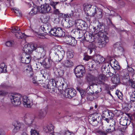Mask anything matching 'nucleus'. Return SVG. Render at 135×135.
<instances>
[{
	"mask_svg": "<svg viewBox=\"0 0 135 135\" xmlns=\"http://www.w3.org/2000/svg\"><path fill=\"white\" fill-rule=\"evenodd\" d=\"M109 64L108 62H104L102 63V66H101V71L102 73L105 74L107 73L106 75L107 77H109L110 76H108V75H109L110 74H111L110 72H109V70H108V69L109 68Z\"/></svg>",
	"mask_w": 135,
	"mask_h": 135,
	"instance_id": "9b49d317",
	"label": "nucleus"
},
{
	"mask_svg": "<svg viewBox=\"0 0 135 135\" xmlns=\"http://www.w3.org/2000/svg\"><path fill=\"white\" fill-rule=\"evenodd\" d=\"M6 65H5L4 63L1 64L0 67V73L2 72L6 73L7 71Z\"/></svg>",
	"mask_w": 135,
	"mask_h": 135,
	"instance_id": "a19ab883",
	"label": "nucleus"
},
{
	"mask_svg": "<svg viewBox=\"0 0 135 135\" xmlns=\"http://www.w3.org/2000/svg\"><path fill=\"white\" fill-rule=\"evenodd\" d=\"M110 63L112 66H113L114 69L115 70H118L120 69V66L119 65L118 61L115 59L111 60L110 62Z\"/></svg>",
	"mask_w": 135,
	"mask_h": 135,
	"instance_id": "bb28decb",
	"label": "nucleus"
},
{
	"mask_svg": "<svg viewBox=\"0 0 135 135\" xmlns=\"http://www.w3.org/2000/svg\"><path fill=\"white\" fill-rule=\"evenodd\" d=\"M51 61V60L49 59L48 60V61L50 62ZM39 64H40L41 66L42 65L43 67H44L46 68H49L51 66V64L50 63H49V65H48L45 62V61L44 60L42 62H38L37 64H36L37 68H39V69L40 68V66H39V67H38V65H40Z\"/></svg>",
	"mask_w": 135,
	"mask_h": 135,
	"instance_id": "c85d7f7f",
	"label": "nucleus"
},
{
	"mask_svg": "<svg viewBox=\"0 0 135 135\" xmlns=\"http://www.w3.org/2000/svg\"><path fill=\"white\" fill-rule=\"evenodd\" d=\"M60 37L62 38V39L65 37V33L64 32L62 29L60 28Z\"/></svg>",
	"mask_w": 135,
	"mask_h": 135,
	"instance_id": "603ef678",
	"label": "nucleus"
},
{
	"mask_svg": "<svg viewBox=\"0 0 135 135\" xmlns=\"http://www.w3.org/2000/svg\"><path fill=\"white\" fill-rule=\"evenodd\" d=\"M96 28V27H94V29H95L96 32H97L98 30L99 32L102 34H103L105 31V27L104 25L100 22L97 25V28Z\"/></svg>",
	"mask_w": 135,
	"mask_h": 135,
	"instance_id": "b1692460",
	"label": "nucleus"
},
{
	"mask_svg": "<svg viewBox=\"0 0 135 135\" xmlns=\"http://www.w3.org/2000/svg\"><path fill=\"white\" fill-rule=\"evenodd\" d=\"M73 31L75 34L76 36L79 39L82 38L84 35V31L78 28L74 30Z\"/></svg>",
	"mask_w": 135,
	"mask_h": 135,
	"instance_id": "a211bd4d",
	"label": "nucleus"
},
{
	"mask_svg": "<svg viewBox=\"0 0 135 135\" xmlns=\"http://www.w3.org/2000/svg\"><path fill=\"white\" fill-rule=\"evenodd\" d=\"M98 8L95 6H93L91 11H90L89 14L90 16H94L96 14V13Z\"/></svg>",
	"mask_w": 135,
	"mask_h": 135,
	"instance_id": "4c0bfd02",
	"label": "nucleus"
},
{
	"mask_svg": "<svg viewBox=\"0 0 135 135\" xmlns=\"http://www.w3.org/2000/svg\"><path fill=\"white\" fill-rule=\"evenodd\" d=\"M59 28H58L56 29V28H55L53 29H51L49 33L50 35L59 37V30L58 29Z\"/></svg>",
	"mask_w": 135,
	"mask_h": 135,
	"instance_id": "c756f323",
	"label": "nucleus"
},
{
	"mask_svg": "<svg viewBox=\"0 0 135 135\" xmlns=\"http://www.w3.org/2000/svg\"><path fill=\"white\" fill-rule=\"evenodd\" d=\"M112 81L114 84H117L120 82V77L118 74L114 75L112 78Z\"/></svg>",
	"mask_w": 135,
	"mask_h": 135,
	"instance_id": "72a5a7b5",
	"label": "nucleus"
},
{
	"mask_svg": "<svg viewBox=\"0 0 135 135\" xmlns=\"http://www.w3.org/2000/svg\"><path fill=\"white\" fill-rule=\"evenodd\" d=\"M131 102L135 101V91L131 90L129 92Z\"/></svg>",
	"mask_w": 135,
	"mask_h": 135,
	"instance_id": "e433bc0d",
	"label": "nucleus"
},
{
	"mask_svg": "<svg viewBox=\"0 0 135 135\" xmlns=\"http://www.w3.org/2000/svg\"><path fill=\"white\" fill-rule=\"evenodd\" d=\"M14 12L15 13V14L16 15H17L18 16H21L22 15V13L20 11H19L17 10L16 9H15L14 11Z\"/></svg>",
	"mask_w": 135,
	"mask_h": 135,
	"instance_id": "052dcab7",
	"label": "nucleus"
},
{
	"mask_svg": "<svg viewBox=\"0 0 135 135\" xmlns=\"http://www.w3.org/2000/svg\"><path fill=\"white\" fill-rule=\"evenodd\" d=\"M74 72L77 78L82 77L85 72L84 68L82 65L78 66L75 69Z\"/></svg>",
	"mask_w": 135,
	"mask_h": 135,
	"instance_id": "f03ea898",
	"label": "nucleus"
},
{
	"mask_svg": "<svg viewBox=\"0 0 135 135\" xmlns=\"http://www.w3.org/2000/svg\"><path fill=\"white\" fill-rule=\"evenodd\" d=\"M30 133L31 135H40L38 132L33 128H31Z\"/></svg>",
	"mask_w": 135,
	"mask_h": 135,
	"instance_id": "09e8293b",
	"label": "nucleus"
},
{
	"mask_svg": "<svg viewBox=\"0 0 135 135\" xmlns=\"http://www.w3.org/2000/svg\"><path fill=\"white\" fill-rule=\"evenodd\" d=\"M118 3L122 7H124L125 5V3L124 2L122 1H119Z\"/></svg>",
	"mask_w": 135,
	"mask_h": 135,
	"instance_id": "680f3d73",
	"label": "nucleus"
},
{
	"mask_svg": "<svg viewBox=\"0 0 135 135\" xmlns=\"http://www.w3.org/2000/svg\"><path fill=\"white\" fill-rule=\"evenodd\" d=\"M22 102L24 106L27 108H31L33 105L32 100L26 96L22 97Z\"/></svg>",
	"mask_w": 135,
	"mask_h": 135,
	"instance_id": "6e6552de",
	"label": "nucleus"
},
{
	"mask_svg": "<svg viewBox=\"0 0 135 135\" xmlns=\"http://www.w3.org/2000/svg\"><path fill=\"white\" fill-rule=\"evenodd\" d=\"M71 15L70 14L66 15L62 13H60V17L62 18H64V20L66 22V18H68L70 17Z\"/></svg>",
	"mask_w": 135,
	"mask_h": 135,
	"instance_id": "de8ad7c7",
	"label": "nucleus"
},
{
	"mask_svg": "<svg viewBox=\"0 0 135 135\" xmlns=\"http://www.w3.org/2000/svg\"><path fill=\"white\" fill-rule=\"evenodd\" d=\"M129 84L132 87L135 88V83L132 80H130L129 81Z\"/></svg>",
	"mask_w": 135,
	"mask_h": 135,
	"instance_id": "5fc2aeb1",
	"label": "nucleus"
},
{
	"mask_svg": "<svg viewBox=\"0 0 135 135\" xmlns=\"http://www.w3.org/2000/svg\"><path fill=\"white\" fill-rule=\"evenodd\" d=\"M66 91H67L66 96L67 98H71L75 95L76 91L74 89L68 88L66 90Z\"/></svg>",
	"mask_w": 135,
	"mask_h": 135,
	"instance_id": "dca6fc26",
	"label": "nucleus"
},
{
	"mask_svg": "<svg viewBox=\"0 0 135 135\" xmlns=\"http://www.w3.org/2000/svg\"><path fill=\"white\" fill-rule=\"evenodd\" d=\"M91 58V57L88 55L85 56L84 58V60L86 61H88Z\"/></svg>",
	"mask_w": 135,
	"mask_h": 135,
	"instance_id": "774afa93",
	"label": "nucleus"
},
{
	"mask_svg": "<svg viewBox=\"0 0 135 135\" xmlns=\"http://www.w3.org/2000/svg\"><path fill=\"white\" fill-rule=\"evenodd\" d=\"M63 39L64 42L69 44L72 46H75L77 44L76 41L75 39L74 38L71 36H66Z\"/></svg>",
	"mask_w": 135,
	"mask_h": 135,
	"instance_id": "20e7f679",
	"label": "nucleus"
},
{
	"mask_svg": "<svg viewBox=\"0 0 135 135\" xmlns=\"http://www.w3.org/2000/svg\"><path fill=\"white\" fill-rule=\"evenodd\" d=\"M7 94V92L5 91H0V95L3 96L6 95Z\"/></svg>",
	"mask_w": 135,
	"mask_h": 135,
	"instance_id": "e2e57ef3",
	"label": "nucleus"
},
{
	"mask_svg": "<svg viewBox=\"0 0 135 135\" xmlns=\"http://www.w3.org/2000/svg\"><path fill=\"white\" fill-rule=\"evenodd\" d=\"M64 55V50L61 47L60 48V60L63 59Z\"/></svg>",
	"mask_w": 135,
	"mask_h": 135,
	"instance_id": "a18cd8bd",
	"label": "nucleus"
},
{
	"mask_svg": "<svg viewBox=\"0 0 135 135\" xmlns=\"http://www.w3.org/2000/svg\"><path fill=\"white\" fill-rule=\"evenodd\" d=\"M109 41V39L108 37L105 35H103L99 41L97 43L99 47L101 48L104 47Z\"/></svg>",
	"mask_w": 135,
	"mask_h": 135,
	"instance_id": "39448f33",
	"label": "nucleus"
},
{
	"mask_svg": "<svg viewBox=\"0 0 135 135\" xmlns=\"http://www.w3.org/2000/svg\"><path fill=\"white\" fill-rule=\"evenodd\" d=\"M92 6L91 4L88 3H84L83 6V8L85 12L88 11L91 8Z\"/></svg>",
	"mask_w": 135,
	"mask_h": 135,
	"instance_id": "58836bf2",
	"label": "nucleus"
},
{
	"mask_svg": "<svg viewBox=\"0 0 135 135\" xmlns=\"http://www.w3.org/2000/svg\"><path fill=\"white\" fill-rule=\"evenodd\" d=\"M84 37L86 40L90 42H93L95 40L94 37L88 33H84Z\"/></svg>",
	"mask_w": 135,
	"mask_h": 135,
	"instance_id": "4be33fe9",
	"label": "nucleus"
},
{
	"mask_svg": "<svg viewBox=\"0 0 135 135\" xmlns=\"http://www.w3.org/2000/svg\"><path fill=\"white\" fill-rule=\"evenodd\" d=\"M46 47L44 45H40L39 46H37L36 44V47L34 50L38 53L40 58L44 57L46 54Z\"/></svg>",
	"mask_w": 135,
	"mask_h": 135,
	"instance_id": "423d86ee",
	"label": "nucleus"
},
{
	"mask_svg": "<svg viewBox=\"0 0 135 135\" xmlns=\"http://www.w3.org/2000/svg\"><path fill=\"white\" fill-rule=\"evenodd\" d=\"M95 62L93 60L89 62L87 65V67H88V69L90 70H91V69L95 67V65L94 63Z\"/></svg>",
	"mask_w": 135,
	"mask_h": 135,
	"instance_id": "37998d69",
	"label": "nucleus"
},
{
	"mask_svg": "<svg viewBox=\"0 0 135 135\" xmlns=\"http://www.w3.org/2000/svg\"><path fill=\"white\" fill-rule=\"evenodd\" d=\"M97 64L102 63L105 60L104 59L99 55H97L94 56L93 60Z\"/></svg>",
	"mask_w": 135,
	"mask_h": 135,
	"instance_id": "6ab92c4d",
	"label": "nucleus"
},
{
	"mask_svg": "<svg viewBox=\"0 0 135 135\" xmlns=\"http://www.w3.org/2000/svg\"><path fill=\"white\" fill-rule=\"evenodd\" d=\"M95 15L97 19H99L102 18L103 15L102 10L98 8L96 13Z\"/></svg>",
	"mask_w": 135,
	"mask_h": 135,
	"instance_id": "ea45409f",
	"label": "nucleus"
},
{
	"mask_svg": "<svg viewBox=\"0 0 135 135\" xmlns=\"http://www.w3.org/2000/svg\"><path fill=\"white\" fill-rule=\"evenodd\" d=\"M34 33L35 35L37 37L41 38H44L45 37L43 35L40 34V33L38 32L34 31Z\"/></svg>",
	"mask_w": 135,
	"mask_h": 135,
	"instance_id": "8fccbe9b",
	"label": "nucleus"
},
{
	"mask_svg": "<svg viewBox=\"0 0 135 135\" xmlns=\"http://www.w3.org/2000/svg\"><path fill=\"white\" fill-rule=\"evenodd\" d=\"M12 125L14 127L12 131L14 133L17 132L20 128H23V124L18 121L13 122L12 123Z\"/></svg>",
	"mask_w": 135,
	"mask_h": 135,
	"instance_id": "4468645a",
	"label": "nucleus"
},
{
	"mask_svg": "<svg viewBox=\"0 0 135 135\" xmlns=\"http://www.w3.org/2000/svg\"><path fill=\"white\" fill-rule=\"evenodd\" d=\"M15 35L18 38L21 39L25 38V34L21 33L20 31L16 33Z\"/></svg>",
	"mask_w": 135,
	"mask_h": 135,
	"instance_id": "79ce46f5",
	"label": "nucleus"
},
{
	"mask_svg": "<svg viewBox=\"0 0 135 135\" xmlns=\"http://www.w3.org/2000/svg\"><path fill=\"white\" fill-rule=\"evenodd\" d=\"M54 127L52 124H49L47 126H45L44 127L43 131L46 133H48L49 135L51 133L53 132Z\"/></svg>",
	"mask_w": 135,
	"mask_h": 135,
	"instance_id": "f3484780",
	"label": "nucleus"
},
{
	"mask_svg": "<svg viewBox=\"0 0 135 135\" xmlns=\"http://www.w3.org/2000/svg\"><path fill=\"white\" fill-rule=\"evenodd\" d=\"M78 23L79 24V25L80 26L84 27L85 22L83 20H79L78 21Z\"/></svg>",
	"mask_w": 135,
	"mask_h": 135,
	"instance_id": "13d9d810",
	"label": "nucleus"
},
{
	"mask_svg": "<svg viewBox=\"0 0 135 135\" xmlns=\"http://www.w3.org/2000/svg\"><path fill=\"white\" fill-rule=\"evenodd\" d=\"M56 85V83L55 80L52 79L50 80L49 82L47 85L48 91L51 93L55 92Z\"/></svg>",
	"mask_w": 135,
	"mask_h": 135,
	"instance_id": "1a4fd4ad",
	"label": "nucleus"
},
{
	"mask_svg": "<svg viewBox=\"0 0 135 135\" xmlns=\"http://www.w3.org/2000/svg\"><path fill=\"white\" fill-rule=\"evenodd\" d=\"M36 77H33L32 78V81L33 83L35 84H36V85L37 84V81H36Z\"/></svg>",
	"mask_w": 135,
	"mask_h": 135,
	"instance_id": "338daca9",
	"label": "nucleus"
},
{
	"mask_svg": "<svg viewBox=\"0 0 135 135\" xmlns=\"http://www.w3.org/2000/svg\"><path fill=\"white\" fill-rule=\"evenodd\" d=\"M40 6L41 13H43L51 12V7L48 4H44L43 3Z\"/></svg>",
	"mask_w": 135,
	"mask_h": 135,
	"instance_id": "ddd939ff",
	"label": "nucleus"
},
{
	"mask_svg": "<svg viewBox=\"0 0 135 135\" xmlns=\"http://www.w3.org/2000/svg\"><path fill=\"white\" fill-rule=\"evenodd\" d=\"M20 28H19L18 27L15 26L12 28V32L16 33L20 31Z\"/></svg>",
	"mask_w": 135,
	"mask_h": 135,
	"instance_id": "6e6d98bb",
	"label": "nucleus"
},
{
	"mask_svg": "<svg viewBox=\"0 0 135 135\" xmlns=\"http://www.w3.org/2000/svg\"><path fill=\"white\" fill-rule=\"evenodd\" d=\"M127 70L128 74L126 75V78L128 79L129 78V74L131 76H132L134 75V73L133 69L132 67H129L128 66H127Z\"/></svg>",
	"mask_w": 135,
	"mask_h": 135,
	"instance_id": "7c9ffc66",
	"label": "nucleus"
},
{
	"mask_svg": "<svg viewBox=\"0 0 135 135\" xmlns=\"http://www.w3.org/2000/svg\"><path fill=\"white\" fill-rule=\"evenodd\" d=\"M114 47L119 50L121 52L123 53L124 51V49L122 47L121 42H118L115 43L113 45Z\"/></svg>",
	"mask_w": 135,
	"mask_h": 135,
	"instance_id": "473e14b6",
	"label": "nucleus"
},
{
	"mask_svg": "<svg viewBox=\"0 0 135 135\" xmlns=\"http://www.w3.org/2000/svg\"><path fill=\"white\" fill-rule=\"evenodd\" d=\"M117 95L118 97L120 99L122 98V94L119 91L117 90L115 93Z\"/></svg>",
	"mask_w": 135,
	"mask_h": 135,
	"instance_id": "4d7b16f0",
	"label": "nucleus"
},
{
	"mask_svg": "<svg viewBox=\"0 0 135 135\" xmlns=\"http://www.w3.org/2000/svg\"><path fill=\"white\" fill-rule=\"evenodd\" d=\"M14 42L13 41H7L6 42V46L8 47H11L14 45Z\"/></svg>",
	"mask_w": 135,
	"mask_h": 135,
	"instance_id": "864d4df0",
	"label": "nucleus"
},
{
	"mask_svg": "<svg viewBox=\"0 0 135 135\" xmlns=\"http://www.w3.org/2000/svg\"><path fill=\"white\" fill-rule=\"evenodd\" d=\"M73 65V63L72 61L70 60H67L66 62L63 65V66H66V67H70Z\"/></svg>",
	"mask_w": 135,
	"mask_h": 135,
	"instance_id": "49530a36",
	"label": "nucleus"
},
{
	"mask_svg": "<svg viewBox=\"0 0 135 135\" xmlns=\"http://www.w3.org/2000/svg\"><path fill=\"white\" fill-rule=\"evenodd\" d=\"M38 11L41 12L40 6L35 5L33 8L31 9V11L29 12V14L30 15H36Z\"/></svg>",
	"mask_w": 135,
	"mask_h": 135,
	"instance_id": "393cba45",
	"label": "nucleus"
},
{
	"mask_svg": "<svg viewBox=\"0 0 135 135\" xmlns=\"http://www.w3.org/2000/svg\"><path fill=\"white\" fill-rule=\"evenodd\" d=\"M46 2L49 3L54 9H56L58 7L59 2H55L52 0H46Z\"/></svg>",
	"mask_w": 135,
	"mask_h": 135,
	"instance_id": "2f4dec72",
	"label": "nucleus"
},
{
	"mask_svg": "<svg viewBox=\"0 0 135 135\" xmlns=\"http://www.w3.org/2000/svg\"><path fill=\"white\" fill-rule=\"evenodd\" d=\"M120 124L125 126L127 124V120L126 119H121L120 122Z\"/></svg>",
	"mask_w": 135,
	"mask_h": 135,
	"instance_id": "3c124183",
	"label": "nucleus"
},
{
	"mask_svg": "<svg viewBox=\"0 0 135 135\" xmlns=\"http://www.w3.org/2000/svg\"><path fill=\"white\" fill-rule=\"evenodd\" d=\"M21 96L19 95H12L10 97L12 103L15 105H20L21 103Z\"/></svg>",
	"mask_w": 135,
	"mask_h": 135,
	"instance_id": "0eeeda50",
	"label": "nucleus"
},
{
	"mask_svg": "<svg viewBox=\"0 0 135 135\" xmlns=\"http://www.w3.org/2000/svg\"><path fill=\"white\" fill-rule=\"evenodd\" d=\"M107 76L103 74H100L98 77L95 78V82L99 84H103L104 81Z\"/></svg>",
	"mask_w": 135,
	"mask_h": 135,
	"instance_id": "2eb2a0df",
	"label": "nucleus"
},
{
	"mask_svg": "<svg viewBox=\"0 0 135 135\" xmlns=\"http://www.w3.org/2000/svg\"><path fill=\"white\" fill-rule=\"evenodd\" d=\"M74 53L72 50H68L67 52V57L68 58H73L74 55Z\"/></svg>",
	"mask_w": 135,
	"mask_h": 135,
	"instance_id": "c03bdc74",
	"label": "nucleus"
},
{
	"mask_svg": "<svg viewBox=\"0 0 135 135\" xmlns=\"http://www.w3.org/2000/svg\"><path fill=\"white\" fill-rule=\"evenodd\" d=\"M110 124L109 126L110 127L106 129V132L104 131H103L100 130H97L96 131V132L101 135H107V132H111L114 131L115 128V120L112 118L111 119H110Z\"/></svg>",
	"mask_w": 135,
	"mask_h": 135,
	"instance_id": "f257e3e1",
	"label": "nucleus"
},
{
	"mask_svg": "<svg viewBox=\"0 0 135 135\" xmlns=\"http://www.w3.org/2000/svg\"><path fill=\"white\" fill-rule=\"evenodd\" d=\"M87 82L89 83H92L94 82H95V77L91 74H88L86 77Z\"/></svg>",
	"mask_w": 135,
	"mask_h": 135,
	"instance_id": "a878e982",
	"label": "nucleus"
},
{
	"mask_svg": "<svg viewBox=\"0 0 135 135\" xmlns=\"http://www.w3.org/2000/svg\"><path fill=\"white\" fill-rule=\"evenodd\" d=\"M51 29L50 25L47 24L41 26L40 28V30H41L44 32L47 33H50Z\"/></svg>",
	"mask_w": 135,
	"mask_h": 135,
	"instance_id": "412c9836",
	"label": "nucleus"
},
{
	"mask_svg": "<svg viewBox=\"0 0 135 135\" xmlns=\"http://www.w3.org/2000/svg\"><path fill=\"white\" fill-rule=\"evenodd\" d=\"M114 116V114L112 112L107 110L103 112V118H112Z\"/></svg>",
	"mask_w": 135,
	"mask_h": 135,
	"instance_id": "cd10ccee",
	"label": "nucleus"
},
{
	"mask_svg": "<svg viewBox=\"0 0 135 135\" xmlns=\"http://www.w3.org/2000/svg\"><path fill=\"white\" fill-rule=\"evenodd\" d=\"M60 80L61 81V82H60V84H61V85H60V92L61 96L62 95L63 97L67 98L66 96V95H67V94H66L67 93L66 90H63V86L64 85V79L62 78H61Z\"/></svg>",
	"mask_w": 135,
	"mask_h": 135,
	"instance_id": "aec40b11",
	"label": "nucleus"
},
{
	"mask_svg": "<svg viewBox=\"0 0 135 135\" xmlns=\"http://www.w3.org/2000/svg\"><path fill=\"white\" fill-rule=\"evenodd\" d=\"M55 9L54 10V14L58 15V17L59 16V11L58 9L57 8L54 9Z\"/></svg>",
	"mask_w": 135,
	"mask_h": 135,
	"instance_id": "0e129e2a",
	"label": "nucleus"
},
{
	"mask_svg": "<svg viewBox=\"0 0 135 135\" xmlns=\"http://www.w3.org/2000/svg\"><path fill=\"white\" fill-rule=\"evenodd\" d=\"M31 57L29 54H26L25 53H22L21 55V62L23 63L29 64L31 60Z\"/></svg>",
	"mask_w": 135,
	"mask_h": 135,
	"instance_id": "f8f14e48",
	"label": "nucleus"
},
{
	"mask_svg": "<svg viewBox=\"0 0 135 135\" xmlns=\"http://www.w3.org/2000/svg\"><path fill=\"white\" fill-rule=\"evenodd\" d=\"M91 43L89 46L90 49H95L96 47V44L95 42L93 41Z\"/></svg>",
	"mask_w": 135,
	"mask_h": 135,
	"instance_id": "bf43d9fd",
	"label": "nucleus"
},
{
	"mask_svg": "<svg viewBox=\"0 0 135 135\" xmlns=\"http://www.w3.org/2000/svg\"><path fill=\"white\" fill-rule=\"evenodd\" d=\"M92 118H89V120L90 123L94 126H97L98 123V119L99 115L98 113H95L91 115Z\"/></svg>",
	"mask_w": 135,
	"mask_h": 135,
	"instance_id": "9d476101",
	"label": "nucleus"
},
{
	"mask_svg": "<svg viewBox=\"0 0 135 135\" xmlns=\"http://www.w3.org/2000/svg\"><path fill=\"white\" fill-rule=\"evenodd\" d=\"M25 71L27 73L28 76L32 77L33 75L32 69L31 65L29 64L25 68Z\"/></svg>",
	"mask_w": 135,
	"mask_h": 135,
	"instance_id": "5701e85b",
	"label": "nucleus"
},
{
	"mask_svg": "<svg viewBox=\"0 0 135 135\" xmlns=\"http://www.w3.org/2000/svg\"><path fill=\"white\" fill-rule=\"evenodd\" d=\"M36 47V44L33 43L26 44L23 48V53H25L26 54L31 53L35 49Z\"/></svg>",
	"mask_w": 135,
	"mask_h": 135,
	"instance_id": "7ed1b4c3",
	"label": "nucleus"
},
{
	"mask_svg": "<svg viewBox=\"0 0 135 135\" xmlns=\"http://www.w3.org/2000/svg\"><path fill=\"white\" fill-rule=\"evenodd\" d=\"M55 57H59V51L58 49H56L55 50Z\"/></svg>",
	"mask_w": 135,
	"mask_h": 135,
	"instance_id": "69168bd1",
	"label": "nucleus"
},
{
	"mask_svg": "<svg viewBox=\"0 0 135 135\" xmlns=\"http://www.w3.org/2000/svg\"><path fill=\"white\" fill-rule=\"evenodd\" d=\"M25 120L26 121L27 124H28L29 126L33 122L34 118L32 117L31 118V117L29 116L26 115L24 117V118Z\"/></svg>",
	"mask_w": 135,
	"mask_h": 135,
	"instance_id": "f704fd0d",
	"label": "nucleus"
},
{
	"mask_svg": "<svg viewBox=\"0 0 135 135\" xmlns=\"http://www.w3.org/2000/svg\"><path fill=\"white\" fill-rule=\"evenodd\" d=\"M46 114V111L44 109L40 110L38 112V116L41 119H43L45 116Z\"/></svg>",
	"mask_w": 135,
	"mask_h": 135,
	"instance_id": "c9c22d12",
	"label": "nucleus"
}]
</instances>
